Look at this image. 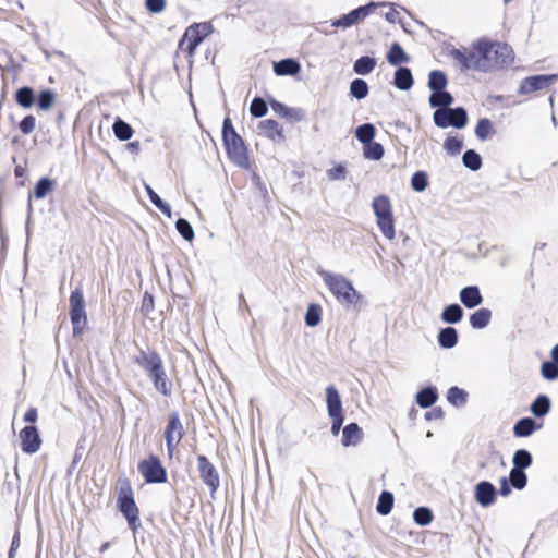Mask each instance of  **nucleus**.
Instances as JSON below:
<instances>
[{"mask_svg":"<svg viewBox=\"0 0 558 558\" xmlns=\"http://www.w3.org/2000/svg\"><path fill=\"white\" fill-rule=\"evenodd\" d=\"M453 58L464 69L488 72L509 65L513 61V50L505 43L480 39L469 50H453Z\"/></svg>","mask_w":558,"mask_h":558,"instance_id":"nucleus-1","label":"nucleus"},{"mask_svg":"<svg viewBox=\"0 0 558 558\" xmlns=\"http://www.w3.org/2000/svg\"><path fill=\"white\" fill-rule=\"evenodd\" d=\"M117 506L125 518L130 530L136 533L141 526V512L135 502L131 481L125 476L119 477L117 481Z\"/></svg>","mask_w":558,"mask_h":558,"instance_id":"nucleus-2","label":"nucleus"},{"mask_svg":"<svg viewBox=\"0 0 558 558\" xmlns=\"http://www.w3.org/2000/svg\"><path fill=\"white\" fill-rule=\"evenodd\" d=\"M222 141L229 159L239 167L247 168L250 159L246 146L233 128L229 117H226L223 120Z\"/></svg>","mask_w":558,"mask_h":558,"instance_id":"nucleus-3","label":"nucleus"},{"mask_svg":"<svg viewBox=\"0 0 558 558\" xmlns=\"http://www.w3.org/2000/svg\"><path fill=\"white\" fill-rule=\"evenodd\" d=\"M323 280L340 304L349 307L362 302V295L344 276L324 272Z\"/></svg>","mask_w":558,"mask_h":558,"instance_id":"nucleus-4","label":"nucleus"},{"mask_svg":"<svg viewBox=\"0 0 558 558\" xmlns=\"http://www.w3.org/2000/svg\"><path fill=\"white\" fill-rule=\"evenodd\" d=\"M372 207L383 235L388 240H393L396 229L390 198L387 195L376 196L373 199Z\"/></svg>","mask_w":558,"mask_h":558,"instance_id":"nucleus-5","label":"nucleus"},{"mask_svg":"<svg viewBox=\"0 0 558 558\" xmlns=\"http://www.w3.org/2000/svg\"><path fill=\"white\" fill-rule=\"evenodd\" d=\"M213 33V25L209 22L193 23L190 25L179 41L178 49L193 58L198 45Z\"/></svg>","mask_w":558,"mask_h":558,"instance_id":"nucleus-6","label":"nucleus"},{"mask_svg":"<svg viewBox=\"0 0 558 558\" xmlns=\"http://www.w3.org/2000/svg\"><path fill=\"white\" fill-rule=\"evenodd\" d=\"M137 469L147 484H162L168 480L167 469L156 454H149L147 458L141 460Z\"/></svg>","mask_w":558,"mask_h":558,"instance_id":"nucleus-7","label":"nucleus"},{"mask_svg":"<svg viewBox=\"0 0 558 558\" xmlns=\"http://www.w3.org/2000/svg\"><path fill=\"white\" fill-rule=\"evenodd\" d=\"M184 436V427L178 412L168 415L167 425L165 427L163 437L167 446V454L172 459L178 450V446Z\"/></svg>","mask_w":558,"mask_h":558,"instance_id":"nucleus-8","label":"nucleus"},{"mask_svg":"<svg viewBox=\"0 0 558 558\" xmlns=\"http://www.w3.org/2000/svg\"><path fill=\"white\" fill-rule=\"evenodd\" d=\"M70 318L73 326V335H81L87 325L84 295L76 288L70 294Z\"/></svg>","mask_w":558,"mask_h":558,"instance_id":"nucleus-9","label":"nucleus"},{"mask_svg":"<svg viewBox=\"0 0 558 558\" xmlns=\"http://www.w3.org/2000/svg\"><path fill=\"white\" fill-rule=\"evenodd\" d=\"M326 402L328 415L331 418V434L337 436L344 421L340 395L335 386L326 388Z\"/></svg>","mask_w":558,"mask_h":558,"instance_id":"nucleus-10","label":"nucleus"},{"mask_svg":"<svg viewBox=\"0 0 558 558\" xmlns=\"http://www.w3.org/2000/svg\"><path fill=\"white\" fill-rule=\"evenodd\" d=\"M434 122L439 128L454 126L461 129L468 122L466 111L462 107L454 109L444 108L434 112Z\"/></svg>","mask_w":558,"mask_h":558,"instance_id":"nucleus-11","label":"nucleus"},{"mask_svg":"<svg viewBox=\"0 0 558 558\" xmlns=\"http://www.w3.org/2000/svg\"><path fill=\"white\" fill-rule=\"evenodd\" d=\"M197 468L199 477L208 486L210 493L215 494L220 485V477L217 469L208 458L203 454L197 457Z\"/></svg>","mask_w":558,"mask_h":558,"instance_id":"nucleus-12","label":"nucleus"},{"mask_svg":"<svg viewBox=\"0 0 558 558\" xmlns=\"http://www.w3.org/2000/svg\"><path fill=\"white\" fill-rule=\"evenodd\" d=\"M557 80V74H539L525 77L520 84L519 94L529 95L537 90L546 89Z\"/></svg>","mask_w":558,"mask_h":558,"instance_id":"nucleus-13","label":"nucleus"},{"mask_svg":"<svg viewBox=\"0 0 558 558\" xmlns=\"http://www.w3.org/2000/svg\"><path fill=\"white\" fill-rule=\"evenodd\" d=\"M21 449L27 454L37 452L41 447V438L38 428L34 425H27L19 433Z\"/></svg>","mask_w":558,"mask_h":558,"instance_id":"nucleus-14","label":"nucleus"},{"mask_svg":"<svg viewBox=\"0 0 558 558\" xmlns=\"http://www.w3.org/2000/svg\"><path fill=\"white\" fill-rule=\"evenodd\" d=\"M133 361L147 376L163 364V360L157 351H146L143 349L133 357Z\"/></svg>","mask_w":558,"mask_h":558,"instance_id":"nucleus-15","label":"nucleus"},{"mask_svg":"<svg viewBox=\"0 0 558 558\" xmlns=\"http://www.w3.org/2000/svg\"><path fill=\"white\" fill-rule=\"evenodd\" d=\"M147 377L150 379L156 391L161 396L166 398L172 396L173 384L167 374L165 363Z\"/></svg>","mask_w":558,"mask_h":558,"instance_id":"nucleus-16","label":"nucleus"},{"mask_svg":"<svg viewBox=\"0 0 558 558\" xmlns=\"http://www.w3.org/2000/svg\"><path fill=\"white\" fill-rule=\"evenodd\" d=\"M377 4L368 3L366 5L360 7L350 13L343 15L342 17L336 20L332 23V26L336 27H349L355 24L357 21L366 17L368 14L373 13L376 9Z\"/></svg>","mask_w":558,"mask_h":558,"instance_id":"nucleus-17","label":"nucleus"},{"mask_svg":"<svg viewBox=\"0 0 558 558\" xmlns=\"http://www.w3.org/2000/svg\"><path fill=\"white\" fill-rule=\"evenodd\" d=\"M258 130L262 135L274 142H283L286 140L282 126L274 119L260 121Z\"/></svg>","mask_w":558,"mask_h":558,"instance_id":"nucleus-18","label":"nucleus"},{"mask_svg":"<svg viewBox=\"0 0 558 558\" xmlns=\"http://www.w3.org/2000/svg\"><path fill=\"white\" fill-rule=\"evenodd\" d=\"M475 499L483 506L487 507L496 500V489L490 482L482 481L475 486Z\"/></svg>","mask_w":558,"mask_h":558,"instance_id":"nucleus-19","label":"nucleus"},{"mask_svg":"<svg viewBox=\"0 0 558 558\" xmlns=\"http://www.w3.org/2000/svg\"><path fill=\"white\" fill-rule=\"evenodd\" d=\"M460 300L468 308H474L483 302V296L478 287L469 286L460 291Z\"/></svg>","mask_w":558,"mask_h":558,"instance_id":"nucleus-20","label":"nucleus"},{"mask_svg":"<svg viewBox=\"0 0 558 558\" xmlns=\"http://www.w3.org/2000/svg\"><path fill=\"white\" fill-rule=\"evenodd\" d=\"M363 438V430L356 423H350L342 429L341 442L344 447L356 446Z\"/></svg>","mask_w":558,"mask_h":558,"instance_id":"nucleus-21","label":"nucleus"},{"mask_svg":"<svg viewBox=\"0 0 558 558\" xmlns=\"http://www.w3.org/2000/svg\"><path fill=\"white\" fill-rule=\"evenodd\" d=\"M542 428V424H537L535 420L531 417H523L519 420L514 426H513V435L515 437H529L531 436L535 430H538Z\"/></svg>","mask_w":558,"mask_h":558,"instance_id":"nucleus-22","label":"nucleus"},{"mask_svg":"<svg viewBox=\"0 0 558 558\" xmlns=\"http://www.w3.org/2000/svg\"><path fill=\"white\" fill-rule=\"evenodd\" d=\"M300 71L301 65L294 59H283L274 63V72L278 76L296 75Z\"/></svg>","mask_w":558,"mask_h":558,"instance_id":"nucleus-23","label":"nucleus"},{"mask_svg":"<svg viewBox=\"0 0 558 558\" xmlns=\"http://www.w3.org/2000/svg\"><path fill=\"white\" fill-rule=\"evenodd\" d=\"M270 106L272 110L280 117L290 120V121H301L303 118V114L301 110L287 107L286 105L277 101L271 100Z\"/></svg>","mask_w":558,"mask_h":558,"instance_id":"nucleus-24","label":"nucleus"},{"mask_svg":"<svg viewBox=\"0 0 558 558\" xmlns=\"http://www.w3.org/2000/svg\"><path fill=\"white\" fill-rule=\"evenodd\" d=\"M414 81L410 69L408 68H399L395 72V81L393 84L397 88L401 90H408L412 87Z\"/></svg>","mask_w":558,"mask_h":558,"instance_id":"nucleus-25","label":"nucleus"},{"mask_svg":"<svg viewBox=\"0 0 558 558\" xmlns=\"http://www.w3.org/2000/svg\"><path fill=\"white\" fill-rule=\"evenodd\" d=\"M550 400L545 395H539L536 397V399L532 402L530 407V411L533 415L536 417H543L550 411Z\"/></svg>","mask_w":558,"mask_h":558,"instance_id":"nucleus-26","label":"nucleus"},{"mask_svg":"<svg viewBox=\"0 0 558 558\" xmlns=\"http://www.w3.org/2000/svg\"><path fill=\"white\" fill-rule=\"evenodd\" d=\"M438 343L444 349H451L458 343V332L453 327H446L438 333Z\"/></svg>","mask_w":558,"mask_h":558,"instance_id":"nucleus-27","label":"nucleus"},{"mask_svg":"<svg viewBox=\"0 0 558 558\" xmlns=\"http://www.w3.org/2000/svg\"><path fill=\"white\" fill-rule=\"evenodd\" d=\"M492 319V312L488 308H480L470 316V324L475 329L485 328Z\"/></svg>","mask_w":558,"mask_h":558,"instance_id":"nucleus-28","label":"nucleus"},{"mask_svg":"<svg viewBox=\"0 0 558 558\" xmlns=\"http://www.w3.org/2000/svg\"><path fill=\"white\" fill-rule=\"evenodd\" d=\"M387 60L391 65H399L409 62V56L399 43H393L387 53Z\"/></svg>","mask_w":558,"mask_h":558,"instance_id":"nucleus-29","label":"nucleus"},{"mask_svg":"<svg viewBox=\"0 0 558 558\" xmlns=\"http://www.w3.org/2000/svg\"><path fill=\"white\" fill-rule=\"evenodd\" d=\"M453 102V97L450 93L445 92L444 89L434 90V93L429 97V104L434 108L444 109L450 106Z\"/></svg>","mask_w":558,"mask_h":558,"instance_id":"nucleus-30","label":"nucleus"},{"mask_svg":"<svg viewBox=\"0 0 558 558\" xmlns=\"http://www.w3.org/2000/svg\"><path fill=\"white\" fill-rule=\"evenodd\" d=\"M463 317V310L459 304H450L446 306L441 313V319L448 324H457Z\"/></svg>","mask_w":558,"mask_h":558,"instance_id":"nucleus-31","label":"nucleus"},{"mask_svg":"<svg viewBox=\"0 0 558 558\" xmlns=\"http://www.w3.org/2000/svg\"><path fill=\"white\" fill-rule=\"evenodd\" d=\"M393 501H395V498H393L392 493H390L388 490L381 492V494L379 495V498H378L377 506H376L377 512L381 515L389 514L392 510Z\"/></svg>","mask_w":558,"mask_h":558,"instance_id":"nucleus-32","label":"nucleus"},{"mask_svg":"<svg viewBox=\"0 0 558 558\" xmlns=\"http://www.w3.org/2000/svg\"><path fill=\"white\" fill-rule=\"evenodd\" d=\"M376 65L375 59L364 56L359 58L353 65L354 72L360 75H367L369 74Z\"/></svg>","mask_w":558,"mask_h":558,"instance_id":"nucleus-33","label":"nucleus"},{"mask_svg":"<svg viewBox=\"0 0 558 558\" xmlns=\"http://www.w3.org/2000/svg\"><path fill=\"white\" fill-rule=\"evenodd\" d=\"M113 133L120 141H128L132 137L134 131L132 126L121 119H118L112 125Z\"/></svg>","mask_w":558,"mask_h":558,"instance_id":"nucleus-34","label":"nucleus"},{"mask_svg":"<svg viewBox=\"0 0 558 558\" xmlns=\"http://www.w3.org/2000/svg\"><path fill=\"white\" fill-rule=\"evenodd\" d=\"M438 396L434 388H424L416 396V402L421 408H428L433 405Z\"/></svg>","mask_w":558,"mask_h":558,"instance_id":"nucleus-35","label":"nucleus"},{"mask_svg":"<svg viewBox=\"0 0 558 558\" xmlns=\"http://www.w3.org/2000/svg\"><path fill=\"white\" fill-rule=\"evenodd\" d=\"M375 133H376V129L371 123L362 124V125L357 126V129L355 130L356 138L364 145L373 142Z\"/></svg>","mask_w":558,"mask_h":558,"instance_id":"nucleus-36","label":"nucleus"},{"mask_svg":"<svg viewBox=\"0 0 558 558\" xmlns=\"http://www.w3.org/2000/svg\"><path fill=\"white\" fill-rule=\"evenodd\" d=\"M447 400L456 407H462L468 401V392L457 386L451 387L447 392Z\"/></svg>","mask_w":558,"mask_h":558,"instance_id":"nucleus-37","label":"nucleus"},{"mask_svg":"<svg viewBox=\"0 0 558 558\" xmlns=\"http://www.w3.org/2000/svg\"><path fill=\"white\" fill-rule=\"evenodd\" d=\"M16 102L23 108H29L34 104V92L31 87L24 86L15 93Z\"/></svg>","mask_w":558,"mask_h":558,"instance_id":"nucleus-38","label":"nucleus"},{"mask_svg":"<svg viewBox=\"0 0 558 558\" xmlns=\"http://www.w3.org/2000/svg\"><path fill=\"white\" fill-rule=\"evenodd\" d=\"M513 468L525 470L532 464V456L525 449H519L514 452L513 458Z\"/></svg>","mask_w":558,"mask_h":558,"instance_id":"nucleus-39","label":"nucleus"},{"mask_svg":"<svg viewBox=\"0 0 558 558\" xmlns=\"http://www.w3.org/2000/svg\"><path fill=\"white\" fill-rule=\"evenodd\" d=\"M146 193L150 199V202L167 217H171V207L169 204L165 203L159 195L149 186H145Z\"/></svg>","mask_w":558,"mask_h":558,"instance_id":"nucleus-40","label":"nucleus"},{"mask_svg":"<svg viewBox=\"0 0 558 558\" xmlns=\"http://www.w3.org/2000/svg\"><path fill=\"white\" fill-rule=\"evenodd\" d=\"M447 83V76L442 71L434 70L429 73L428 86L432 90L444 89Z\"/></svg>","mask_w":558,"mask_h":558,"instance_id":"nucleus-41","label":"nucleus"},{"mask_svg":"<svg viewBox=\"0 0 558 558\" xmlns=\"http://www.w3.org/2000/svg\"><path fill=\"white\" fill-rule=\"evenodd\" d=\"M495 133L493 123L489 119L483 118L480 119L476 126H475V134L481 140L484 141L488 136Z\"/></svg>","mask_w":558,"mask_h":558,"instance_id":"nucleus-42","label":"nucleus"},{"mask_svg":"<svg viewBox=\"0 0 558 558\" xmlns=\"http://www.w3.org/2000/svg\"><path fill=\"white\" fill-rule=\"evenodd\" d=\"M434 519L432 510L427 507H418L413 512V520L421 526L428 525Z\"/></svg>","mask_w":558,"mask_h":558,"instance_id":"nucleus-43","label":"nucleus"},{"mask_svg":"<svg viewBox=\"0 0 558 558\" xmlns=\"http://www.w3.org/2000/svg\"><path fill=\"white\" fill-rule=\"evenodd\" d=\"M364 157L371 160H379L384 156V147L377 142H371L364 145Z\"/></svg>","mask_w":558,"mask_h":558,"instance_id":"nucleus-44","label":"nucleus"},{"mask_svg":"<svg viewBox=\"0 0 558 558\" xmlns=\"http://www.w3.org/2000/svg\"><path fill=\"white\" fill-rule=\"evenodd\" d=\"M462 160L463 165L473 171H476L482 167L481 156L475 150H466L463 154Z\"/></svg>","mask_w":558,"mask_h":558,"instance_id":"nucleus-45","label":"nucleus"},{"mask_svg":"<svg viewBox=\"0 0 558 558\" xmlns=\"http://www.w3.org/2000/svg\"><path fill=\"white\" fill-rule=\"evenodd\" d=\"M350 93L353 97L357 99H363L368 94V85L364 80L355 78L354 81L351 82Z\"/></svg>","mask_w":558,"mask_h":558,"instance_id":"nucleus-46","label":"nucleus"},{"mask_svg":"<svg viewBox=\"0 0 558 558\" xmlns=\"http://www.w3.org/2000/svg\"><path fill=\"white\" fill-rule=\"evenodd\" d=\"M509 481L515 489H523L526 486L527 477L524 470L512 468L509 475Z\"/></svg>","mask_w":558,"mask_h":558,"instance_id":"nucleus-47","label":"nucleus"},{"mask_svg":"<svg viewBox=\"0 0 558 558\" xmlns=\"http://www.w3.org/2000/svg\"><path fill=\"white\" fill-rule=\"evenodd\" d=\"M444 148L451 156H457L463 148V141L458 136H449L445 140Z\"/></svg>","mask_w":558,"mask_h":558,"instance_id":"nucleus-48","label":"nucleus"},{"mask_svg":"<svg viewBox=\"0 0 558 558\" xmlns=\"http://www.w3.org/2000/svg\"><path fill=\"white\" fill-rule=\"evenodd\" d=\"M541 375L546 380L558 379V364L553 361H546L541 365Z\"/></svg>","mask_w":558,"mask_h":558,"instance_id":"nucleus-49","label":"nucleus"},{"mask_svg":"<svg viewBox=\"0 0 558 558\" xmlns=\"http://www.w3.org/2000/svg\"><path fill=\"white\" fill-rule=\"evenodd\" d=\"M53 182L48 178H41L35 185L34 196L37 199L44 198L51 190Z\"/></svg>","mask_w":558,"mask_h":558,"instance_id":"nucleus-50","label":"nucleus"},{"mask_svg":"<svg viewBox=\"0 0 558 558\" xmlns=\"http://www.w3.org/2000/svg\"><path fill=\"white\" fill-rule=\"evenodd\" d=\"M268 107L266 101L260 97H255L250 106V112L254 118H262L267 113Z\"/></svg>","mask_w":558,"mask_h":558,"instance_id":"nucleus-51","label":"nucleus"},{"mask_svg":"<svg viewBox=\"0 0 558 558\" xmlns=\"http://www.w3.org/2000/svg\"><path fill=\"white\" fill-rule=\"evenodd\" d=\"M175 228L184 240L192 241L194 239V230L186 219L179 218Z\"/></svg>","mask_w":558,"mask_h":558,"instance_id":"nucleus-52","label":"nucleus"},{"mask_svg":"<svg viewBox=\"0 0 558 558\" xmlns=\"http://www.w3.org/2000/svg\"><path fill=\"white\" fill-rule=\"evenodd\" d=\"M428 185V178L424 171H417L412 175L411 186L416 192L424 191Z\"/></svg>","mask_w":558,"mask_h":558,"instance_id":"nucleus-53","label":"nucleus"},{"mask_svg":"<svg viewBox=\"0 0 558 558\" xmlns=\"http://www.w3.org/2000/svg\"><path fill=\"white\" fill-rule=\"evenodd\" d=\"M320 322V307L316 304L308 306L305 314V323L307 326L314 327Z\"/></svg>","mask_w":558,"mask_h":558,"instance_id":"nucleus-54","label":"nucleus"},{"mask_svg":"<svg viewBox=\"0 0 558 558\" xmlns=\"http://www.w3.org/2000/svg\"><path fill=\"white\" fill-rule=\"evenodd\" d=\"M54 94L50 89L41 90L38 95V107L41 110H49L54 102Z\"/></svg>","mask_w":558,"mask_h":558,"instance_id":"nucleus-55","label":"nucleus"},{"mask_svg":"<svg viewBox=\"0 0 558 558\" xmlns=\"http://www.w3.org/2000/svg\"><path fill=\"white\" fill-rule=\"evenodd\" d=\"M19 129L25 135L31 134L36 129V118L32 114L24 117L19 123Z\"/></svg>","mask_w":558,"mask_h":558,"instance_id":"nucleus-56","label":"nucleus"},{"mask_svg":"<svg viewBox=\"0 0 558 558\" xmlns=\"http://www.w3.org/2000/svg\"><path fill=\"white\" fill-rule=\"evenodd\" d=\"M166 7L165 0H146V8L151 13H160Z\"/></svg>","mask_w":558,"mask_h":558,"instance_id":"nucleus-57","label":"nucleus"},{"mask_svg":"<svg viewBox=\"0 0 558 558\" xmlns=\"http://www.w3.org/2000/svg\"><path fill=\"white\" fill-rule=\"evenodd\" d=\"M327 174L330 180L344 179L345 168L342 165H337L333 168L329 169Z\"/></svg>","mask_w":558,"mask_h":558,"instance_id":"nucleus-58","label":"nucleus"},{"mask_svg":"<svg viewBox=\"0 0 558 558\" xmlns=\"http://www.w3.org/2000/svg\"><path fill=\"white\" fill-rule=\"evenodd\" d=\"M142 312L148 314L154 310V298L149 293H145L142 301Z\"/></svg>","mask_w":558,"mask_h":558,"instance_id":"nucleus-59","label":"nucleus"},{"mask_svg":"<svg viewBox=\"0 0 558 558\" xmlns=\"http://www.w3.org/2000/svg\"><path fill=\"white\" fill-rule=\"evenodd\" d=\"M37 418H38V411L36 408L34 407H31L25 413H24V416H23V421L25 423H29V424H34L37 422Z\"/></svg>","mask_w":558,"mask_h":558,"instance_id":"nucleus-60","label":"nucleus"},{"mask_svg":"<svg viewBox=\"0 0 558 558\" xmlns=\"http://www.w3.org/2000/svg\"><path fill=\"white\" fill-rule=\"evenodd\" d=\"M511 489H510V486H509V483H508V480L506 477H502L501 481H500V488H499V493L502 495V496H508L510 494Z\"/></svg>","mask_w":558,"mask_h":558,"instance_id":"nucleus-61","label":"nucleus"},{"mask_svg":"<svg viewBox=\"0 0 558 558\" xmlns=\"http://www.w3.org/2000/svg\"><path fill=\"white\" fill-rule=\"evenodd\" d=\"M425 416L427 420L440 418L442 416V411L441 409H433L430 412H427Z\"/></svg>","mask_w":558,"mask_h":558,"instance_id":"nucleus-62","label":"nucleus"},{"mask_svg":"<svg viewBox=\"0 0 558 558\" xmlns=\"http://www.w3.org/2000/svg\"><path fill=\"white\" fill-rule=\"evenodd\" d=\"M397 15H398V12L395 9H391L388 13H386V19L389 22L393 23V22H396Z\"/></svg>","mask_w":558,"mask_h":558,"instance_id":"nucleus-63","label":"nucleus"},{"mask_svg":"<svg viewBox=\"0 0 558 558\" xmlns=\"http://www.w3.org/2000/svg\"><path fill=\"white\" fill-rule=\"evenodd\" d=\"M551 361L558 364V343L550 351Z\"/></svg>","mask_w":558,"mask_h":558,"instance_id":"nucleus-64","label":"nucleus"}]
</instances>
